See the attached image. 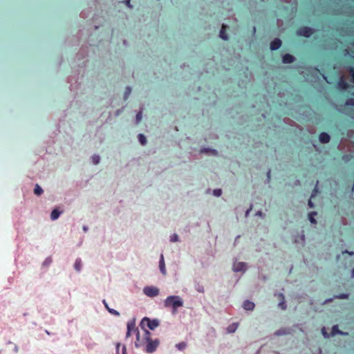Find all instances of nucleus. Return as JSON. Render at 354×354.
<instances>
[{"instance_id": "16", "label": "nucleus", "mask_w": 354, "mask_h": 354, "mask_svg": "<svg viewBox=\"0 0 354 354\" xmlns=\"http://www.w3.org/2000/svg\"><path fill=\"white\" fill-rule=\"evenodd\" d=\"M103 304H104V306L106 307V308L108 310V311L113 315H115V316H119L120 315V313L118 311L114 310V309H112V308H110L109 306H108V304L106 302L105 300H103Z\"/></svg>"}, {"instance_id": "11", "label": "nucleus", "mask_w": 354, "mask_h": 354, "mask_svg": "<svg viewBox=\"0 0 354 354\" xmlns=\"http://www.w3.org/2000/svg\"><path fill=\"white\" fill-rule=\"evenodd\" d=\"M255 305L253 302L246 300L243 302V307L246 310H252Z\"/></svg>"}, {"instance_id": "13", "label": "nucleus", "mask_w": 354, "mask_h": 354, "mask_svg": "<svg viewBox=\"0 0 354 354\" xmlns=\"http://www.w3.org/2000/svg\"><path fill=\"white\" fill-rule=\"evenodd\" d=\"M226 28L227 26L225 25H222L221 29L220 30L219 36L223 40H227L228 36L226 33Z\"/></svg>"}, {"instance_id": "36", "label": "nucleus", "mask_w": 354, "mask_h": 354, "mask_svg": "<svg viewBox=\"0 0 354 354\" xmlns=\"http://www.w3.org/2000/svg\"><path fill=\"white\" fill-rule=\"evenodd\" d=\"M308 206H309L310 207H311V208L314 207V205H313V202H312L311 199H310V200L308 201Z\"/></svg>"}, {"instance_id": "14", "label": "nucleus", "mask_w": 354, "mask_h": 354, "mask_svg": "<svg viewBox=\"0 0 354 354\" xmlns=\"http://www.w3.org/2000/svg\"><path fill=\"white\" fill-rule=\"evenodd\" d=\"M339 87L342 90H346L349 88V84L343 79L341 78L338 82Z\"/></svg>"}, {"instance_id": "29", "label": "nucleus", "mask_w": 354, "mask_h": 354, "mask_svg": "<svg viewBox=\"0 0 354 354\" xmlns=\"http://www.w3.org/2000/svg\"><path fill=\"white\" fill-rule=\"evenodd\" d=\"M142 111H139L137 114H136V120L138 122H139L141 120H142Z\"/></svg>"}, {"instance_id": "41", "label": "nucleus", "mask_w": 354, "mask_h": 354, "mask_svg": "<svg viewBox=\"0 0 354 354\" xmlns=\"http://www.w3.org/2000/svg\"><path fill=\"white\" fill-rule=\"evenodd\" d=\"M122 354H126V348L124 346Z\"/></svg>"}, {"instance_id": "1", "label": "nucleus", "mask_w": 354, "mask_h": 354, "mask_svg": "<svg viewBox=\"0 0 354 354\" xmlns=\"http://www.w3.org/2000/svg\"><path fill=\"white\" fill-rule=\"evenodd\" d=\"M151 333L145 329L143 335L140 337V334H137V339L135 342L136 348H142L143 351L148 353H153L160 344L158 339H152Z\"/></svg>"}, {"instance_id": "18", "label": "nucleus", "mask_w": 354, "mask_h": 354, "mask_svg": "<svg viewBox=\"0 0 354 354\" xmlns=\"http://www.w3.org/2000/svg\"><path fill=\"white\" fill-rule=\"evenodd\" d=\"M337 334H339V335H344L345 333H343L342 331H341L339 328H338V326L337 325H335V326H333L332 327V330H331V335H337Z\"/></svg>"}, {"instance_id": "3", "label": "nucleus", "mask_w": 354, "mask_h": 354, "mask_svg": "<svg viewBox=\"0 0 354 354\" xmlns=\"http://www.w3.org/2000/svg\"><path fill=\"white\" fill-rule=\"evenodd\" d=\"M158 326L159 321L158 319H150L148 317H144L140 323V326L144 330L145 326L148 327L150 330H154Z\"/></svg>"}, {"instance_id": "23", "label": "nucleus", "mask_w": 354, "mask_h": 354, "mask_svg": "<svg viewBox=\"0 0 354 354\" xmlns=\"http://www.w3.org/2000/svg\"><path fill=\"white\" fill-rule=\"evenodd\" d=\"M176 348L180 350L183 351L187 347V343L185 342H181L176 345Z\"/></svg>"}, {"instance_id": "27", "label": "nucleus", "mask_w": 354, "mask_h": 354, "mask_svg": "<svg viewBox=\"0 0 354 354\" xmlns=\"http://www.w3.org/2000/svg\"><path fill=\"white\" fill-rule=\"evenodd\" d=\"M213 193L214 196L218 197L221 195L222 191L220 189H216L214 190Z\"/></svg>"}, {"instance_id": "20", "label": "nucleus", "mask_w": 354, "mask_h": 354, "mask_svg": "<svg viewBox=\"0 0 354 354\" xmlns=\"http://www.w3.org/2000/svg\"><path fill=\"white\" fill-rule=\"evenodd\" d=\"M316 215H317V212H312L308 214V219L310 221V223H317V221L315 218V216H316Z\"/></svg>"}, {"instance_id": "5", "label": "nucleus", "mask_w": 354, "mask_h": 354, "mask_svg": "<svg viewBox=\"0 0 354 354\" xmlns=\"http://www.w3.org/2000/svg\"><path fill=\"white\" fill-rule=\"evenodd\" d=\"M143 292L150 297H156L159 295V289L154 286H147L143 289Z\"/></svg>"}, {"instance_id": "4", "label": "nucleus", "mask_w": 354, "mask_h": 354, "mask_svg": "<svg viewBox=\"0 0 354 354\" xmlns=\"http://www.w3.org/2000/svg\"><path fill=\"white\" fill-rule=\"evenodd\" d=\"M313 32V29L307 26H301L297 30V35L304 37H310Z\"/></svg>"}, {"instance_id": "33", "label": "nucleus", "mask_w": 354, "mask_h": 354, "mask_svg": "<svg viewBox=\"0 0 354 354\" xmlns=\"http://www.w3.org/2000/svg\"><path fill=\"white\" fill-rule=\"evenodd\" d=\"M279 306L281 307V309L284 310V309L286 308V306L285 302L283 301L280 302Z\"/></svg>"}, {"instance_id": "25", "label": "nucleus", "mask_w": 354, "mask_h": 354, "mask_svg": "<svg viewBox=\"0 0 354 354\" xmlns=\"http://www.w3.org/2000/svg\"><path fill=\"white\" fill-rule=\"evenodd\" d=\"M100 158L97 155H94L92 156V160L95 165L98 164L100 162Z\"/></svg>"}, {"instance_id": "42", "label": "nucleus", "mask_w": 354, "mask_h": 354, "mask_svg": "<svg viewBox=\"0 0 354 354\" xmlns=\"http://www.w3.org/2000/svg\"><path fill=\"white\" fill-rule=\"evenodd\" d=\"M212 152H213L214 153H216V150H214H214H212Z\"/></svg>"}, {"instance_id": "37", "label": "nucleus", "mask_w": 354, "mask_h": 354, "mask_svg": "<svg viewBox=\"0 0 354 354\" xmlns=\"http://www.w3.org/2000/svg\"><path fill=\"white\" fill-rule=\"evenodd\" d=\"M131 91V89L130 87H127V91L125 92V95H129Z\"/></svg>"}, {"instance_id": "8", "label": "nucleus", "mask_w": 354, "mask_h": 354, "mask_svg": "<svg viewBox=\"0 0 354 354\" xmlns=\"http://www.w3.org/2000/svg\"><path fill=\"white\" fill-rule=\"evenodd\" d=\"M281 46V41L279 39H275L270 43V49L272 50H276L279 49Z\"/></svg>"}, {"instance_id": "10", "label": "nucleus", "mask_w": 354, "mask_h": 354, "mask_svg": "<svg viewBox=\"0 0 354 354\" xmlns=\"http://www.w3.org/2000/svg\"><path fill=\"white\" fill-rule=\"evenodd\" d=\"M282 61L284 64H291L295 61V57L290 54H286L283 56Z\"/></svg>"}, {"instance_id": "2", "label": "nucleus", "mask_w": 354, "mask_h": 354, "mask_svg": "<svg viewBox=\"0 0 354 354\" xmlns=\"http://www.w3.org/2000/svg\"><path fill=\"white\" fill-rule=\"evenodd\" d=\"M165 308H171L172 314L177 313L178 308L183 306V301L181 297L177 295H171L167 297L164 301Z\"/></svg>"}, {"instance_id": "15", "label": "nucleus", "mask_w": 354, "mask_h": 354, "mask_svg": "<svg viewBox=\"0 0 354 354\" xmlns=\"http://www.w3.org/2000/svg\"><path fill=\"white\" fill-rule=\"evenodd\" d=\"M239 326L238 323H232V324L229 325L227 328V330L229 333H232L236 331Z\"/></svg>"}, {"instance_id": "34", "label": "nucleus", "mask_w": 354, "mask_h": 354, "mask_svg": "<svg viewBox=\"0 0 354 354\" xmlns=\"http://www.w3.org/2000/svg\"><path fill=\"white\" fill-rule=\"evenodd\" d=\"M318 190H317V186L314 188L313 191V194L311 195V198L313 197L317 193Z\"/></svg>"}, {"instance_id": "19", "label": "nucleus", "mask_w": 354, "mask_h": 354, "mask_svg": "<svg viewBox=\"0 0 354 354\" xmlns=\"http://www.w3.org/2000/svg\"><path fill=\"white\" fill-rule=\"evenodd\" d=\"M74 268L76 271L80 272L82 269V260L78 258L75 260V264H74Z\"/></svg>"}, {"instance_id": "44", "label": "nucleus", "mask_w": 354, "mask_h": 354, "mask_svg": "<svg viewBox=\"0 0 354 354\" xmlns=\"http://www.w3.org/2000/svg\"><path fill=\"white\" fill-rule=\"evenodd\" d=\"M280 296L283 299V296L282 294H281Z\"/></svg>"}, {"instance_id": "32", "label": "nucleus", "mask_w": 354, "mask_h": 354, "mask_svg": "<svg viewBox=\"0 0 354 354\" xmlns=\"http://www.w3.org/2000/svg\"><path fill=\"white\" fill-rule=\"evenodd\" d=\"M52 262V259L50 258H47L44 262V266H48L49 265L50 263Z\"/></svg>"}, {"instance_id": "35", "label": "nucleus", "mask_w": 354, "mask_h": 354, "mask_svg": "<svg viewBox=\"0 0 354 354\" xmlns=\"http://www.w3.org/2000/svg\"><path fill=\"white\" fill-rule=\"evenodd\" d=\"M125 5H127L128 7L131 8V6L130 5V0H125L123 1Z\"/></svg>"}, {"instance_id": "17", "label": "nucleus", "mask_w": 354, "mask_h": 354, "mask_svg": "<svg viewBox=\"0 0 354 354\" xmlns=\"http://www.w3.org/2000/svg\"><path fill=\"white\" fill-rule=\"evenodd\" d=\"M60 214H61V212L58 209H53L50 214L51 220L54 221V220L57 219L59 218Z\"/></svg>"}, {"instance_id": "30", "label": "nucleus", "mask_w": 354, "mask_h": 354, "mask_svg": "<svg viewBox=\"0 0 354 354\" xmlns=\"http://www.w3.org/2000/svg\"><path fill=\"white\" fill-rule=\"evenodd\" d=\"M339 299H348V294H340L339 295L337 296Z\"/></svg>"}, {"instance_id": "40", "label": "nucleus", "mask_w": 354, "mask_h": 354, "mask_svg": "<svg viewBox=\"0 0 354 354\" xmlns=\"http://www.w3.org/2000/svg\"><path fill=\"white\" fill-rule=\"evenodd\" d=\"M343 253L349 254L350 255H352L353 254V252H348V250H345V252H344Z\"/></svg>"}, {"instance_id": "24", "label": "nucleus", "mask_w": 354, "mask_h": 354, "mask_svg": "<svg viewBox=\"0 0 354 354\" xmlns=\"http://www.w3.org/2000/svg\"><path fill=\"white\" fill-rule=\"evenodd\" d=\"M345 105L347 106H354V98H348L345 102Z\"/></svg>"}, {"instance_id": "28", "label": "nucleus", "mask_w": 354, "mask_h": 354, "mask_svg": "<svg viewBox=\"0 0 354 354\" xmlns=\"http://www.w3.org/2000/svg\"><path fill=\"white\" fill-rule=\"evenodd\" d=\"M170 241L171 242H176V241H178V236L176 234H174L171 236V239Z\"/></svg>"}, {"instance_id": "31", "label": "nucleus", "mask_w": 354, "mask_h": 354, "mask_svg": "<svg viewBox=\"0 0 354 354\" xmlns=\"http://www.w3.org/2000/svg\"><path fill=\"white\" fill-rule=\"evenodd\" d=\"M322 333L323 334V335L325 337H329V335L326 332V330L325 328V327H323L322 328Z\"/></svg>"}, {"instance_id": "7", "label": "nucleus", "mask_w": 354, "mask_h": 354, "mask_svg": "<svg viewBox=\"0 0 354 354\" xmlns=\"http://www.w3.org/2000/svg\"><path fill=\"white\" fill-rule=\"evenodd\" d=\"M246 269V264L243 262L235 263L233 265V270L234 272L245 271Z\"/></svg>"}, {"instance_id": "26", "label": "nucleus", "mask_w": 354, "mask_h": 354, "mask_svg": "<svg viewBox=\"0 0 354 354\" xmlns=\"http://www.w3.org/2000/svg\"><path fill=\"white\" fill-rule=\"evenodd\" d=\"M348 73L351 74L352 77V82L354 83V68L353 67H349L348 68Z\"/></svg>"}, {"instance_id": "43", "label": "nucleus", "mask_w": 354, "mask_h": 354, "mask_svg": "<svg viewBox=\"0 0 354 354\" xmlns=\"http://www.w3.org/2000/svg\"><path fill=\"white\" fill-rule=\"evenodd\" d=\"M302 239L304 240V235H302Z\"/></svg>"}, {"instance_id": "9", "label": "nucleus", "mask_w": 354, "mask_h": 354, "mask_svg": "<svg viewBox=\"0 0 354 354\" xmlns=\"http://www.w3.org/2000/svg\"><path fill=\"white\" fill-rule=\"evenodd\" d=\"M319 139L322 143H328L330 140V137L327 133L322 132L319 134Z\"/></svg>"}, {"instance_id": "21", "label": "nucleus", "mask_w": 354, "mask_h": 354, "mask_svg": "<svg viewBox=\"0 0 354 354\" xmlns=\"http://www.w3.org/2000/svg\"><path fill=\"white\" fill-rule=\"evenodd\" d=\"M42 193H43L42 188L38 184H37L34 189V194L37 196H40Z\"/></svg>"}, {"instance_id": "38", "label": "nucleus", "mask_w": 354, "mask_h": 354, "mask_svg": "<svg viewBox=\"0 0 354 354\" xmlns=\"http://www.w3.org/2000/svg\"><path fill=\"white\" fill-rule=\"evenodd\" d=\"M197 290L200 292H204V288L203 286H199L198 288H197Z\"/></svg>"}, {"instance_id": "6", "label": "nucleus", "mask_w": 354, "mask_h": 354, "mask_svg": "<svg viewBox=\"0 0 354 354\" xmlns=\"http://www.w3.org/2000/svg\"><path fill=\"white\" fill-rule=\"evenodd\" d=\"M127 331L126 334V337L128 338L131 336L132 332L136 333V335L139 333L138 328L136 326V324L134 322H129L127 323Z\"/></svg>"}, {"instance_id": "39", "label": "nucleus", "mask_w": 354, "mask_h": 354, "mask_svg": "<svg viewBox=\"0 0 354 354\" xmlns=\"http://www.w3.org/2000/svg\"><path fill=\"white\" fill-rule=\"evenodd\" d=\"M270 173H271L270 170H269V171H268V173H267V176H268V178L269 180H270Z\"/></svg>"}, {"instance_id": "22", "label": "nucleus", "mask_w": 354, "mask_h": 354, "mask_svg": "<svg viewBox=\"0 0 354 354\" xmlns=\"http://www.w3.org/2000/svg\"><path fill=\"white\" fill-rule=\"evenodd\" d=\"M138 140L142 145L147 144V138L143 134L140 133L138 135Z\"/></svg>"}, {"instance_id": "12", "label": "nucleus", "mask_w": 354, "mask_h": 354, "mask_svg": "<svg viewBox=\"0 0 354 354\" xmlns=\"http://www.w3.org/2000/svg\"><path fill=\"white\" fill-rule=\"evenodd\" d=\"M159 268H160V270L162 273V274L165 275L166 274V268H165V264L163 254L160 255V262H159Z\"/></svg>"}]
</instances>
